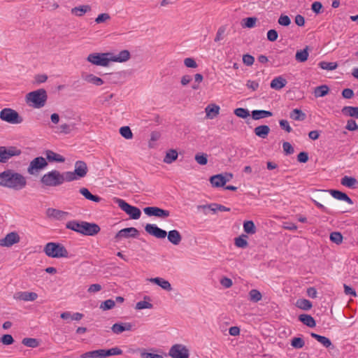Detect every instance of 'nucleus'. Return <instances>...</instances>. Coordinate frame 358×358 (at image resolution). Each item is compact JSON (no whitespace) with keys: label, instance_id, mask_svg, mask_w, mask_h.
I'll return each mask as SVG.
<instances>
[{"label":"nucleus","instance_id":"nucleus-25","mask_svg":"<svg viewBox=\"0 0 358 358\" xmlns=\"http://www.w3.org/2000/svg\"><path fill=\"white\" fill-rule=\"evenodd\" d=\"M287 83L286 79L282 76H278L271 80L270 86L272 89L280 90L286 85Z\"/></svg>","mask_w":358,"mask_h":358},{"label":"nucleus","instance_id":"nucleus-22","mask_svg":"<svg viewBox=\"0 0 358 358\" xmlns=\"http://www.w3.org/2000/svg\"><path fill=\"white\" fill-rule=\"evenodd\" d=\"M148 280L152 283L157 285L164 290H166L168 292H170L172 290V286H171V283L168 280H165L164 278L156 277V278H150V279H148Z\"/></svg>","mask_w":358,"mask_h":358},{"label":"nucleus","instance_id":"nucleus-59","mask_svg":"<svg viewBox=\"0 0 358 358\" xmlns=\"http://www.w3.org/2000/svg\"><path fill=\"white\" fill-rule=\"evenodd\" d=\"M110 19V16L108 13H101L97 16L95 19V22L97 24L103 23Z\"/></svg>","mask_w":358,"mask_h":358},{"label":"nucleus","instance_id":"nucleus-58","mask_svg":"<svg viewBox=\"0 0 358 358\" xmlns=\"http://www.w3.org/2000/svg\"><path fill=\"white\" fill-rule=\"evenodd\" d=\"M279 24L285 27H287L291 24V20L289 16L285 15H281L278 19Z\"/></svg>","mask_w":358,"mask_h":358},{"label":"nucleus","instance_id":"nucleus-43","mask_svg":"<svg viewBox=\"0 0 358 358\" xmlns=\"http://www.w3.org/2000/svg\"><path fill=\"white\" fill-rule=\"evenodd\" d=\"M329 87L326 85H322L315 87L314 94L315 97H323L329 93Z\"/></svg>","mask_w":358,"mask_h":358},{"label":"nucleus","instance_id":"nucleus-34","mask_svg":"<svg viewBox=\"0 0 358 358\" xmlns=\"http://www.w3.org/2000/svg\"><path fill=\"white\" fill-rule=\"evenodd\" d=\"M254 132L257 136L265 138L270 132V128L267 125H260L255 128Z\"/></svg>","mask_w":358,"mask_h":358},{"label":"nucleus","instance_id":"nucleus-19","mask_svg":"<svg viewBox=\"0 0 358 358\" xmlns=\"http://www.w3.org/2000/svg\"><path fill=\"white\" fill-rule=\"evenodd\" d=\"M37 298L38 294L32 292H18L14 295V299L24 301H34Z\"/></svg>","mask_w":358,"mask_h":358},{"label":"nucleus","instance_id":"nucleus-21","mask_svg":"<svg viewBox=\"0 0 358 358\" xmlns=\"http://www.w3.org/2000/svg\"><path fill=\"white\" fill-rule=\"evenodd\" d=\"M328 192L336 199L339 201H344L349 204H352L353 201L344 192L336 189L323 190Z\"/></svg>","mask_w":358,"mask_h":358},{"label":"nucleus","instance_id":"nucleus-55","mask_svg":"<svg viewBox=\"0 0 358 358\" xmlns=\"http://www.w3.org/2000/svg\"><path fill=\"white\" fill-rule=\"evenodd\" d=\"M153 307L152 304L145 301H140L136 303V309L137 310H142L145 308H152Z\"/></svg>","mask_w":358,"mask_h":358},{"label":"nucleus","instance_id":"nucleus-23","mask_svg":"<svg viewBox=\"0 0 358 358\" xmlns=\"http://www.w3.org/2000/svg\"><path fill=\"white\" fill-rule=\"evenodd\" d=\"M44 153L46 157V159H45L46 161L48 160L50 162H60V163L65 162V158L63 156L53 152L51 150H46Z\"/></svg>","mask_w":358,"mask_h":358},{"label":"nucleus","instance_id":"nucleus-27","mask_svg":"<svg viewBox=\"0 0 358 358\" xmlns=\"http://www.w3.org/2000/svg\"><path fill=\"white\" fill-rule=\"evenodd\" d=\"M104 349L87 352L80 355V358H105Z\"/></svg>","mask_w":358,"mask_h":358},{"label":"nucleus","instance_id":"nucleus-12","mask_svg":"<svg viewBox=\"0 0 358 358\" xmlns=\"http://www.w3.org/2000/svg\"><path fill=\"white\" fill-rule=\"evenodd\" d=\"M169 355L171 358H189V352L185 345L175 344L171 347Z\"/></svg>","mask_w":358,"mask_h":358},{"label":"nucleus","instance_id":"nucleus-11","mask_svg":"<svg viewBox=\"0 0 358 358\" xmlns=\"http://www.w3.org/2000/svg\"><path fill=\"white\" fill-rule=\"evenodd\" d=\"M21 153V150L16 147L0 146V162L6 163L11 157L19 156Z\"/></svg>","mask_w":358,"mask_h":358},{"label":"nucleus","instance_id":"nucleus-36","mask_svg":"<svg viewBox=\"0 0 358 358\" xmlns=\"http://www.w3.org/2000/svg\"><path fill=\"white\" fill-rule=\"evenodd\" d=\"M178 154L176 150L171 149L169 150L166 153L164 158V162L168 164H171L174 161H176L178 158Z\"/></svg>","mask_w":358,"mask_h":358},{"label":"nucleus","instance_id":"nucleus-30","mask_svg":"<svg viewBox=\"0 0 358 358\" xmlns=\"http://www.w3.org/2000/svg\"><path fill=\"white\" fill-rule=\"evenodd\" d=\"M79 192L86 199L92 201L96 203H99L102 200V198L97 196L93 195L87 188L82 187L79 189Z\"/></svg>","mask_w":358,"mask_h":358},{"label":"nucleus","instance_id":"nucleus-15","mask_svg":"<svg viewBox=\"0 0 358 358\" xmlns=\"http://www.w3.org/2000/svg\"><path fill=\"white\" fill-rule=\"evenodd\" d=\"M145 230L148 234L157 238H164L167 235L165 230L160 229L154 224H147L145 227Z\"/></svg>","mask_w":358,"mask_h":358},{"label":"nucleus","instance_id":"nucleus-20","mask_svg":"<svg viewBox=\"0 0 358 358\" xmlns=\"http://www.w3.org/2000/svg\"><path fill=\"white\" fill-rule=\"evenodd\" d=\"M130 57V52L127 50L120 51L117 55L110 52V60L113 62H125L128 61Z\"/></svg>","mask_w":358,"mask_h":358},{"label":"nucleus","instance_id":"nucleus-32","mask_svg":"<svg viewBox=\"0 0 358 358\" xmlns=\"http://www.w3.org/2000/svg\"><path fill=\"white\" fill-rule=\"evenodd\" d=\"M341 112L345 116H349L358 119L357 106H344L342 108Z\"/></svg>","mask_w":358,"mask_h":358},{"label":"nucleus","instance_id":"nucleus-56","mask_svg":"<svg viewBox=\"0 0 358 358\" xmlns=\"http://www.w3.org/2000/svg\"><path fill=\"white\" fill-rule=\"evenodd\" d=\"M345 129L351 131H356L358 129V125L356 123L355 120H354L353 119H350L347 121Z\"/></svg>","mask_w":358,"mask_h":358},{"label":"nucleus","instance_id":"nucleus-18","mask_svg":"<svg viewBox=\"0 0 358 358\" xmlns=\"http://www.w3.org/2000/svg\"><path fill=\"white\" fill-rule=\"evenodd\" d=\"M134 325L130 322L115 323L111 327V330L115 334H120L125 331H132Z\"/></svg>","mask_w":358,"mask_h":358},{"label":"nucleus","instance_id":"nucleus-14","mask_svg":"<svg viewBox=\"0 0 358 358\" xmlns=\"http://www.w3.org/2000/svg\"><path fill=\"white\" fill-rule=\"evenodd\" d=\"M20 237L17 232L8 233L3 238L0 239V246L11 247L15 243H19Z\"/></svg>","mask_w":358,"mask_h":358},{"label":"nucleus","instance_id":"nucleus-60","mask_svg":"<svg viewBox=\"0 0 358 358\" xmlns=\"http://www.w3.org/2000/svg\"><path fill=\"white\" fill-rule=\"evenodd\" d=\"M254 62H255V58L253 56L249 55V54H245V55H243V62L244 64H245L246 66H252L253 64H254Z\"/></svg>","mask_w":358,"mask_h":358},{"label":"nucleus","instance_id":"nucleus-33","mask_svg":"<svg viewBox=\"0 0 358 358\" xmlns=\"http://www.w3.org/2000/svg\"><path fill=\"white\" fill-rule=\"evenodd\" d=\"M273 113L269 110H255L252 111V117L254 120H259L265 117H271Z\"/></svg>","mask_w":358,"mask_h":358},{"label":"nucleus","instance_id":"nucleus-50","mask_svg":"<svg viewBox=\"0 0 358 358\" xmlns=\"http://www.w3.org/2000/svg\"><path fill=\"white\" fill-rule=\"evenodd\" d=\"M120 134H121L122 136H123L126 139H131L133 137V134L131 132V130L127 126L120 127Z\"/></svg>","mask_w":358,"mask_h":358},{"label":"nucleus","instance_id":"nucleus-13","mask_svg":"<svg viewBox=\"0 0 358 358\" xmlns=\"http://www.w3.org/2000/svg\"><path fill=\"white\" fill-rule=\"evenodd\" d=\"M144 213L148 216H155L160 218H166L170 215V212L158 207H146L143 209Z\"/></svg>","mask_w":358,"mask_h":358},{"label":"nucleus","instance_id":"nucleus-7","mask_svg":"<svg viewBox=\"0 0 358 358\" xmlns=\"http://www.w3.org/2000/svg\"><path fill=\"white\" fill-rule=\"evenodd\" d=\"M113 201L117 206L125 212L127 215H129L130 218L133 220H138L140 218L141 215V210L136 207L131 206L128 203H127L124 200L115 197Z\"/></svg>","mask_w":358,"mask_h":358},{"label":"nucleus","instance_id":"nucleus-38","mask_svg":"<svg viewBox=\"0 0 358 358\" xmlns=\"http://www.w3.org/2000/svg\"><path fill=\"white\" fill-rule=\"evenodd\" d=\"M308 47L306 46L304 49L298 50L295 55V59L299 62H304L308 58Z\"/></svg>","mask_w":358,"mask_h":358},{"label":"nucleus","instance_id":"nucleus-48","mask_svg":"<svg viewBox=\"0 0 358 358\" xmlns=\"http://www.w3.org/2000/svg\"><path fill=\"white\" fill-rule=\"evenodd\" d=\"M57 129H58V131L57 132H58V133L69 134L73 130V126L69 124H67V123H64V124H60L57 127Z\"/></svg>","mask_w":358,"mask_h":358},{"label":"nucleus","instance_id":"nucleus-64","mask_svg":"<svg viewBox=\"0 0 358 358\" xmlns=\"http://www.w3.org/2000/svg\"><path fill=\"white\" fill-rule=\"evenodd\" d=\"M141 358H164L162 355L150 353V352H146L145 351H143L141 352Z\"/></svg>","mask_w":358,"mask_h":358},{"label":"nucleus","instance_id":"nucleus-35","mask_svg":"<svg viewBox=\"0 0 358 358\" xmlns=\"http://www.w3.org/2000/svg\"><path fill=\"white\" fill-rule=\"evenodd\" d=\"M310 336L313 338L316 339L318 342H320L325 348H330L331 346L334 347L332 345L331 341L327 337L317 334L315 333H311Z\"/></svg>","mask_w":358,"mask_h":358},{"label":"nucleus","instance_id":"nucleus-40","mask_svg":"<svg viewBox=\"0 0 358 358\" xmlns=\"http://www.w3.org/2000/svg\"><path fill=\"white\" fill-rule=\"evenodd\" d=\"M210 183L213 187H219L224 186V176L218 174L213 176L210 179Z\"/></svg>","mask_w":358,"mask_h":358},{"label":"nucleus","instance_id":"nucleus-51","mask_svg":"<svg viewBox=\"0 0 358 358\" xmlns=\"http://www.w3.org/2000/svg\"><path fill=\"white\" fill-rule=\"evenodd\" d=\"M304 341L300 337H294L291 341V345L296 349H301L304 346Z\"/></svg>","mask_w":358,"mask_h":358},{"label":"nucleus","instance_id":"nucleus-37","mask_svg":"<svg viewBox=\"0 0 358 358\" xmlns=\"http://www.w3.org/2000/svg\"><path fill=\"white\" fill-rule=\"evenodd\" d=\"M289 117L294 120L303 121L306 119V115L301 110L295 108L292 110Z\"/></svg>","mask_w":358,"mask_h":358},{"label":"nucleus","instance_id":"nucleus-1","mask_svg":"<svg viewBox=\"0 0 358 358\" xmlns=\"http://www.w3.org/2000/svg\"><path fill=\"white\" fill-rule=\"evenodd\" d=\"M27 185V178L13 169H6L0 173V186L15 191L24 189Z\"/></svg>","mask_w":358,"mask_h":358},{"label":"nucleus","instance_id":"nucleus-57","mask_svg":"<svg viewBox=\"0 0 358 358\" xmlns=\"http://www.w3.org/2000/svg\"><path fill=\"white\" fill-rule=\"evenodd\" d=\"M196 162L201 165H206L208 162L207 155L197 154L195 155Z\"/></svg>","mask_w":358,"mask_h":358},{"label":"nucleus","instance_id":"nucleus-2","mask_svg":"<svg viewBox=\"0 0 358 358\" xmlns=\"http://www.w3.org/2000/svg\"><path fill=\"white\" fill-rule=\"evenodd\" d=\"M66 228L84 236H94L100 231V227L95 223L85 221L71 220L66 224Z\"/></svg>","mask_w":358,"mask_h":358},{"label":"nucleus","instance_id":"nucleus-8","mask_svg":"<svg viewBox=\"0 0 358 358\" xmlns=\"http://www.w3.org/2000/svg\"><path fill=\"white\" fill-rule=\"evenodd\" d=\"M0 119L13 124H20L23 121L18 113L10 108H5L1 110Z\"/></svg>","mask_w":358,"mask_h":358},{"label":"nucleus","instance_id":"nucleus-17","mask_svg":"<svg viewBox=\"0 0 358 358\" xmlns=\"http://www.w3.org/2000/svg\"><path fill=\"white\" fill-rule=\"evenodd\" d=\"M69 215V213L68 212L56 208H49L46 210V215L56 220H64Z\"/></svg>","mask_w":358,"mask_h":358},{"label":"nucleus","instance_id":"nucleus-41","mask_svg":"<svg viewBox=\"0 0 358 358\" xmlns=\"http://www.w3.org/2000/svg\"><path fill=\"white\" fill-rule=\"evenodd\" d=\"M243 230L248 234H255L257 231V228L252 220L245 221L243 223Z\"/></svg>","mask_w":358,"mask_h":358},{"label":"nucleus","instance_id":"nucleus-44","mask_svg":"<svg viewBox=\"0 0 358 358\" xmlns=\"http://www.w3.org/2000/svg\"><path fill=\"white\" fill-rule=\"evenodd\" d=\"M248 236L242 234L241 236L235 238V245L236 247L240 248H245L248 245L247 241Z\"/></svg>","mask_w":358,"mask_h":358},{"label":"nucleus","instance_id":"nucleus-10","mask_svg":"<svg viewBox=\"0 0 358 358\" xmlns=\"http://www.w3.org/2000/svg\"><path fill=\"white\" fill-rule=\"evenodd\" d=\"M48 164L46 159L43 157H37L31 160L27 167V173L29 175L34 176L48 166Z\"/></svg>","mask_w":358,"mask_h":358},{"label":"nucleus","instance_id":"nucleus-47","mask_svg":"<svg viewBox=\"0 0 358 358\" xmlns=\"http://www.w3.org/2000/svg\"><path fill=\"white\" fill-rule=\"evenodd\" d=\"M319 66L324 70L332 71L337 68L338 65L336 62H320Z\"/></svg>","mask_w":358,"mask_h":358},{"label":"nucleus","instance_id":"nucleus-52","mask_svg":"<svg viewBox=\"0 0 358 358\" xmlns=\"http://www.w3.org/2000/svg\"><path fill=\"white\" fill-rule=\"evenodd\" d=\"M115 306V301L113 299H108L102 302L100 305V308L103 310H108L113 308Z\"/></svg>","mask_w":358,"mask_h":358},{"label":"nucleus","instance_id":"nucleus-29","mask_svg":"<svg viewBox=\"0 0 358 358\" xmlns=\"http://www.w3.org/2000/svg\"><path fill=\"white\" fill-rule=\"evenodd\" d=\"M341 183L342 185L351 189H355L358 186V181L356 178L347 176L341 178Z\"/></svg>","mask_w":358,"mask_h":358},{"label":"nucleus","instance_id":"nucleus-62","mask_svg":"<svg viewBox=\"0 0 358 358\" xmlns=\"http://www.w3.org/2000/svg\"><path fill=\"white\" fill-rule=\"evenodd\" d=\"M0 341L3 345H11L14 342V339H13V336L10 334L3 335L1 338Z\"/></svg>","mask_w":358,"mask_h":358},{"label":"nucleus","instance_id":"nucleus-3","mask_svg":"<svg viewBox=\"0 0 358 358\" xmlns=\"http://www.w3.org/2000/svg\"><path fill=\"white\" fill-rule=\"evenodd\" d=\"M67 182L66 172L61 173L54 169L45 173L41 178V182L48 187H57Z\"/></svg>","mask_w":358,"mask_h":358},{"label":"nucleus","instance_id":"nucleus-54","mask_svg":"<svg viewBox=\"0 0 358 358\" xmlns=\"http://www.w3.org/2000/svg\"><path fill=\"white\" fill-rule=\"evenodd\" d=\"M234 114L241 118H246L250 116V111L243 108H238L235 109Z\"/></svg>","mask_w":358,"mask_h":358},{"label":"nucleus","instance_id":"nucleus-28","mask_svg":"<svg viewBox=\"0 0 358 358\" xmlns=\"http://www.w3.org/2000/svg\"><path fill=\"white\" fill-rule=\"evenodd\" d=\"M220 111V107L215 104H209L205 108V112L206 113V117L208 119H213L218 114Z\"/></svg>","mask_w":358,"mask_h":358},{"label":"nucleus","instance_id":"nucleus-16","mask_svg":"<svg viewBox=\"0 0 358 358\" xmlns=\"http://www.w3.org/2000/svg\"><path fill=\"white\" fill-rule=\"evenodd\" d=\"M138 231L135 227L124 228L120 230L115 235V239L118 240L122 238H136L138 235Z\"/></svg>","mask_w":358,"mask_h":358},{"label":"nucleus","instance_id":"nucleus-45","mask_svg":"<svg viewBox=\"0 0 358 358\" xmlns=\"http://www.w3.org/2000/svg\"><path fill=\"white\" fill-rule=\"evenodd\" d=\"M262 298L261 292L255 289H251L249 292V300L252 302L257 303Z\"/></svg>","mask_w":358,"mask_h":358},{"label":"nucleus","instance_id":"nucleus-61","mask_svg":"<svg viewBox=\"0 0 358 358\" xmlns=\"http://www.w3.org/2000/svg\"><path fill=\"white\" fill-rule=\"evenodd\" d=\"M282 148L287 155H292L294 152V148L289 142H284L282 143Z\"/></svg>","mask_w":358,"mask_h":358},{"label":"nucleus","instance_id":"nucleus-24","mask_svg":"<svg viewBox=\"0 0 358 358\" xmlns=\"http://www.w3.org/2000/svg\"><path fill=\"white\" fill-rule=\"evenodd\" d=\"M92 8L90 5H81L73 8L71 13L76 17H83L85 13L90 12Z\"/></svg>","mask_w":358,"mask_h":358},{"label":"nucleus","instance_id":"nucleus-4","mask_svg":"<svg viewBox=\"0 0 358 358\" xmlns=\"http://www.w3.org/2000/svg\"><path fill=\"white\" fill-rule=\"evenodd\" d=\"M48 95L44 89H38L27 94L25 96L26 103L34 108L43 107L47 101Z\"/></svg>","mask_w":358,"mask_h":358},{"label":"nucleus","instance_id":"nucleus-9","mask_svg":"<svg viewBox=\"0 0 358 358\" xmlns=\"http://www.w3.org/2000/svg\"><path fill=\"white\" fill-rule=\"evenodd\" d=\"M87 61L94 65L108 66L111 62L110 52L91 53L87 56Z\"/></svg>","mask_w":358,"mask_h":358},{"label":"nucleus","instance_id":"nucleus-53","mask_svg":"<svg viewBox=\"0 0 358 358\" xmlns=\"http://www.w3.org/2000/svg\"><path fill=\"white\" fill-rule=\"evenodd\" d=\"M104 351H105V357H110V356H114V355H120L123 352L122 350L118 347L112 348L108 350L104 349Z\"/></svg>","mask_w":358,"mask_h":358},{"label":"nucleus","instance_id":"nucleus-63","mask_svg":"<svg viewBox=\"0 0 358 358\" xmlns=\"http://www.w3.org/2000/svg\"><path fill=\"white\" fill-rule=\"evenodd\" d=\"M278 36V32L275 29H270L267 32V39L269 41L274 42L277 40Z\"/></svg>","mask_w":358,"mask_h":358},{"label":"nucleus","instance_id":"nucleus-49","mask_svg":"<svg viewBox=\"0 0 358 358\" xmlns=\"http://www.w3.org/2000/svg\"><path fill=\"white\" fill-rule=\"evenodd\" d=\"M22 343L27 347L36 348L38 345V341L36 338H24L22 341Z\"/></svg>","mask_w":358,"mask_h":358},{"label":"nucleus","instance_id":"nucleus-39","mask_svg":"<svg viewBox=\"0 0 358 358\" xmlns=\"http://www.w3.org/2000/svg\"><path fill=\"white\" fill-rule=\"evenodd\" d=\"M83 78L86 82L94 84L96 86H100L103 84V80L101 78L93 74H87Z\"/></svg>","mask_w":358,"mask_h":358},{"label":"nucleus","instance_id":"nucleus-42","mask_svg":"<svg viewBox=\"0 0 358 358\" xmlns=\"http://www.w3.org/2000/svg\"><path fill=\"white\" fill-rule=\"evenodd\" d=\"M296 306L302 310H308L312 308V303L306 299H299L296 302Z\"/></svg>","mask_w":358,"mask_h":358},{"label":"nucleus","instance_id":"nucleus-5","mask_svg":"<svg viewBox=\"0 0 358 358\" xmlns=\"http://www.w3.org/2000/svg\"><path fill=\"white\" fill-rule=\"evenodd\" d=\"M45 254L52 258L68 257L69 252L66 248L59 243H48L43 249Z\"/></svg>","mask_w":358,"mask_h":358},{"label":"nucleus","instance_id":"nucleus-46","mask_svg":"<svg viewBox=\"0 0 358 358\" xmlns=\"http://www.w3.org/2000/svg\"><path fill=\"white\" fill-rule=\"evenodd\" d=\"M330 241L337 245H340L343 242V236L338 231H334L330 234Z\"/></svg>","mask_w":358,"mask_h":358},{"label":"nucleus","instance_id":"nucleus-26","mask_svg":"<svg viewBox=\"0 0 358 358\" xmlns=\"http://www.w3.org/2000/svg\"><path fill=\"white\" fill-rule=\"evenodd\" d=\"M166 236L169 241L175 245H179L182 241L180 232L176 229L170 231Z\"/></svg>","mask_w":358,"mask_h":358},{"label":"nucleus","instance_id":"nucleus-31","mask_svg":"<svg viewBox=\"0 0 358 358\" xmlns=\"http://www.w3.org/2000/svg\"><path fill=\"white\" fill-rule=\"evenodd\" d=\"M299 320L303 324L306 325L308 327H315L316 326V322L314 318L308 314H301L299 316Z\"/></svg>","mask_w":358,"mask_h":358},{"label":"nucleus","instance_id":"nucleus-6","mask_svg":"<svg viewBox=\"0 0 358 358\" xmlns=\"http://www.w3.org/2000/svg\"><path fill=\"white\" fill-rule=\"evenodd\" d=\"M66 172L67 175V182H71L84 178L88 172V168L84 161H77L75 163L74 171Z\"/></svg>","mask_w":358,"mask_h":358}]
</instances>
